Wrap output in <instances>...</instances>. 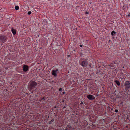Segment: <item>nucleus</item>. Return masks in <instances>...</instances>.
I'll return each instance as SVG.
<instances>
[{
    "label": "nucleus",
    "mask_w": 130,
    "mask_h": 130,
    "mask_svg": "<svg viewBox=\"0 0 130 130\" xmlns=\"http://www.w3.org/2000/svg\"><path fill=\"white\" fill-rule=\"evenodd\" d=\"M29 90L32 92L37 91L38 87L37 86V83L34 81L30 82L29 85Z\"/></svg>",
    "instance_id": "f257e3e1"
},
{
    "label": "nucleus",
    "mask_w": 130,
    "mask_h": 130,
    "mask_svg": "<svg viewBox=\"0 0 130 130\" xmlns=\"http://www.w3.org/2000/svg\"><path fill=\"white\" fill-rule=\"evenodd\" d=\"M89 63L87 60L86 59H85L83 61H82L81 60H80V64L83 67H86L88 66V64Z\"/></svg>",
    "instance_id": "f03ea898"
},
{
    "label": "nucleus",
    "mask_w": 130,
    "mask_h": 130,
    "mask_svg": "<svg viewBox=\"0 0 130 130\" xmlns=\"http://www.w3.org/2000/svg\"><path fill=\"white\" fill-rule=\"evenodd\" d=\"M7 40V38L6 36L2 35H0V41L2 43H4Z\"/></svg>",
    "instance_id": "7ed1b4c3"
},
{
    "label": "nucleus",
    "mask_w": 130,
    "mask_h": 130,
    "mask_svg": "<svg viewBox=\"0 0 130 130\" xmlns=\"http://www.w3.org/2000/svg\"><path fill=\"white\" fill-rule=\"evenodd\" d=\"M29 66L26 64H24L23 65V71L26 72L29 70Z\"/></svg>",
    "instance_id": "20e7f679"
},
{
    "label": "nucleus",
    "mask_w": 130,
    "mask_h": 130,
    "mask_svg": "<svg viewBox=\"0 0 130 130\" xmlns=\"http://www.w3.org/2000/svg\"><path fill=\"white\" fill-rule=\"evenodd\" d=\"M59 70L58 69H56V70H53L52 71V75L54 76L55 77H56L57 76V72H58Z\"/></svg>",
    "instance_id": "39448f33"
},
{
    "label": "nucleus",
    "mask_w": 130,
    "mask_h": 130,
    "mask_svg": "<svg viewBox=\"0 0 130 130\" xmlns=\"http://www.w3.org/2000/svg\"><path fill=\"white\" fill-rule=\"evenodd\" d=\"M87 98L90 100H93L95 99L94 96L91 94H88L87 96Z\"/></svg>",
    "instance_id": "423d86ee"
},
{
    "label": "nucleus",
    "mask_w": 130,
    "mask_h": 130,
    "mask_svg": "<svg viewBox=\"0 0 130 130\" xmlns=\"http://www.w3.org/2000/svg\"><path fill=\"white\" fill-rule=\"evenodd\" d=\"M82 126L84 127V129L85 128V127L88 124H87V122L86 121L84 120L82 122Z\"/></svg>",
    "instance_id": "0eeeda50"
},
{
    "label": "nucleus",
    "mask_w": 130,
    "mask_h": 130,
    "mask_svg": "<svg viewBox=\"0 0 130 130\" xmlns=\"http://www.w3.org/2000/svg\"><path fill=\"white\" fill-rule=\"evenodd\" d=\"M11 31L12 33L13 34V35H15L16 34V30L14 29H13V28H11Z\"/></svg>",
    "instance_id": "6e6552de"
},
{
    "label": "nucleus",
    "mask_w": 130,
    "mask_h": 130,
    "mask_svg": "<svg viewBox=\"0 0 130 130\" xmlns=\"http://www.w3.org/2000/svg\"><path fill=\"white\" fill-rule=\"evenodd\" d=\"M65 130H71V127L70 125H67V128Z\"/></svg>",
    "instance_id": "1a4fd4ad"
},
{
    "label": "nucleus",
    "mask_w": 130,
    "mask_h": 130,
    "mask_svg": "<svg viewBox=\"0 0 130 130\" xmlns=\"http://www.w3.org/2000/svg\"><path fill=\"white\" fill-rule=\"evenodd\" d=\"M79 106L82 108H84L85 106L84 104H83V102L82 101L81 102V103L79 104Z\"/></svg>",
    "instance_id": "9d476101"
},
{
    "label": "nucleus",
    "mask_w": 130,
    "mask_h": 130,
    "mask_svg": "<svg viewBox=\"0 0 130 130\" xmlns=\"http://www.w3.org/2000/svg\"><path fill=\"white\" fill-rule=\"evenodd\" d=\"M115 83H116V84H117V85L119 86L120 85V83L119 81L116 80H115Z\"/></svg>",
    "instance_id": "9b49d317"
},
{
    "label": "nucleus",
    "mask_w": 130,
    "mask_h": 130,
    "mask_svg": "<svg viewBox=\"0 0 130 130\" xmlns=\"http://www.w3.org/2000/svg\"><path fill=\"white\" fill-rule=\"evenodd\" d=\"M116 34V32L114 31H112L111 33V35L112 36L114 37V35H113L114 34Z\"/></svg>",
    "instance_id": "f8f14e48"
},
{
    "label": "nucleus",
    "mask_w": 130,
    "mask_h": 130,
    "mask_svg": "<svg viewBox=\"0 0 130 130\" xmlns=\"http://www.w3.org/2000/svg\"><path fill=\"white\" fill-rule=\"evenodd\" d=\"M115 63V62H114V63H112L110 64L109 65V66H110V67H111L112 68H113L114 67V64H114Z\"/></svg>",
    "instance_id": "ddd939ff"
},
{
    "label": "nucleus",
    "mask_w": 130,
    "mask_h": 130,
    "mask_svg": "<svg viewBox=\"0 0 130 130\" xmlns=\"http://www.w3.org/2000/svg\"><path fill=\"white\" fill-rule=\"evenodd\" d=\"M15 9L16 10H18L19 9V7L18 6H16L15 7Z\"/></svg>",
    "instance_id": "4468645a"
},
{
    "label": "nucleus",
    "mask_w": 130,
    "mask_h": 130,
    "mask_svg": "<svg viewBox=\"0 0 130 130\" xmlns=\"http://www.w3.org/2000/svg\"><path fill=\"white\" fill-rule=\"evenodd\" d=\"M54 119H52L51 121L49 122V124H51L52 122H54Z\"/></svg>",
    "instance_id": "2eb2a0df"
},
{
    "label": "nucleus",
    "mask_w": 130,
    "mask_h": 130,
    "mask_svg": "<svg viewBox=\"0 0 130 130\" xmlns=\"http://www.w3.org/2000/svg\"><path fill=\"white\" fill-rule=\"evenodd\" d=\"M12 60H13L14 61H17V59L16 58H12Z\"/></svg>",
    "instance_id": "dca6fc26"
},
{
    "label": "nucleus",
    "mask_w": 130,
    "mask_h": 130,
    "mask_svg": "<svg viewBox=\"0 0 130 130\" xmlns=\"http://www.w3.org/2000/svg\"><path fill=\"white\" fill-rule=\"evenodd\" d=\"M88 65L89 66V67L90 68H91L92 67V64L91 63H89V64H88Z\"/></svg>",
    "instance_id": "f3484780"
},
{
    "label": "nucleus",
    "mask_w": 130,
    "mask_h": 130,
    "mask_svg": "<svg viewBox=\"0 0 130 130\" xmlns=\"http://www.w3.org/2000/svg\"><path fill=\"white\" fill-rule=\"evenodd\" d=\"M31 13V12L30 11H29L28 13H27V14L28 15L30 14Z\"/></svg>",
    "instance_id": "a211bd4d"
},
{
    "label": "nucleus",
    "mask_w": 130,
    "mask_h": 130,
    "mask_svg": "<svg viewBox=\"0 0 130 130\" xmlns=\"http://www.w3.org/2000/svg\"><path fill=\"white\" fill-rule=\"evenodd\" d=\"M62 91V89L60 88L59 89V91L60 92H61Z\"/></svg>",
    "instance_id": "6ab92c4d"
},
{
    "label": "nucleus",
    "mask_w": 130,
    "mask_h": 130,
    "mask_svg": "<svg viewBox=\"0 0 130 130\" xmlns=\"http://www.w3.org/2000/svg\"><path fill=\"white\" fill-rule=\"evenodd\" d=\"M85 14H89V12H85Z\"/></svg>",
    "instance_id": "aec40b11"
},
{
    "label": "nucleus",
    "mask_w": 130,
    "mask_h": 130,
    "mask_svg": "<svg viewBox=\"0 0 130 130\" xmlns=\"http://www.w3.org/2000/svg\"><path fill=\"white\" fill-rule=\"evenodd\" d=\"M126 17H127V18H130V15L129 14L127 15L126 16Z\"/></svg>",
    "instance_id": "412c9836"
},
{
    "label": "nucleus",
    "mask_w": 130,
    "mask_h": 130,
    "mask_svg": "<svg viewBox=\"0 0 130 130\" xmlns=\"http://www.w3.org/2000/svg\"><path fill=\"white\" fill-rule=\"evenodd\" d=\"M118 112V110L116 109L115 110V112L117 113Z\"/></svg>",
    "instance_id": "4be33fe9"
},
{
    "label": "nucleus",
    "mask_w": 130,
    "mask_h": 130,
    "mask_svg": "<svg viewBox=\"0 0 130 130\" xmlns=\"http://www.w3.org/2000/svg\"><path fill=\"white\" fill-rule=\"evenodd\" d=\"M92 125H93V126L92 127H95V126L94 125H93V124H92Z\"/></svg>",
    "instance_id": "5701e85b"
},
{
    "label": "nucleus",
    "mask_w": 130,
    "mask_h": 130,
    "mask_svg": "<svg viewBox=\"0 0 130 130\" xmlns=\"http://www.w3.org/2000/svg\"><path fill=\"white\" fill-rule=\"evenodd\" d=\"M80 47H82V45H81V44H80Z\"/></svg>",
    "instance_id": "b1692460"
},
{
    "label": "nucleus",
    "mask_w": 130,
    "mask_h": 130,
    "mask_svg": "<svg viewBox=\"0 0 130 130\" xmlns=\"http://www.w3.org/2000/svg\"><path fill=\"white\" fill-rule=\"evenodd\" d=\"M64 93H65V92H62V94H64Z\"/></svg>",
    "instance_id": "393cba45"
},
{
    "label": "nucleus",
    "mask_w": 130,
    "mask_h": 130,
    "mask_svg": "<svg viewBox=\"0 0 130 130\" xmlns=\"http://www.w3.org/2000/svg\"><path fill=\"white\" fill-rule=\"evenodd\" d=\"M42 100H44V97H43V98H42Z\"/></svg>",
    "instance_id": "a878e982"
},
{
    "label": "nucleus",
    "mask_w": 130,
    "mask_h": 130,
    "mask_svg": "<svg viewBox=\"0 0 130 130\" xmlns=\"http://www.w3.org/2000/svg\"><path fill=\"white\" fill-rule=\"evenodd\" d=\"M122 68H124V67H123Z\"/></svg>",
    "instance_id": "bb28decb"
},
{
    "label": "nucleus",
    "mask_w": 130,
    "mask_h": 130,
    "mask_svg": "<svg viewBox=\"0 0 130 130\" xmlns=\"http://www.w3.org/2000/svg\"><path fill=\"white\" fill-rule=\"evenodd\" d=\"M65 107H64V108Z\"/></svg>",
    "instance_id": "cd10ccee"
},
{
    "label": "nucleus",
    "mask_w": 130,
    "mask_h": 130,
    "mask_svg": "<svg viewBox=\"0 0 130 130\" xmlns=\"http://www.w3.org/2000/svg\"><path fill=\"white\" fill-rule=\"evenodd\" d=\"M109 41H110V40H109Z\"/></svg>",
    "instance_id": "c85d7f7f"
},
{
    "label": "nucleus",
    "mask_w": 130,
    "mask_h": 130,
    "mask_svg": "<svg viewBox=\"0 0 130 130\" xmlns=\"http://www.w3.org/2000/svg\"><path fill=\"white\" fill-rule=\"evenodd\" d=\"M68 56H69V55H68Z\"/></svg>",
    "instance_id": "c756f323"
},
{
    "label": "nucleus",
    "mask_w": 130,
    "mask_h": 130,
    "mask_svg": "<svg viewBox=\"0 0 130 130\" xmlns=\"http://www.w3.org/2000/svg\"><path fill=\"white\" fill-rule=\"evenodd\" d=\"M0 10H1V9H0Z\"/></svg>",
    "instance_id": "7c9ffc66"
}]
</instances>
